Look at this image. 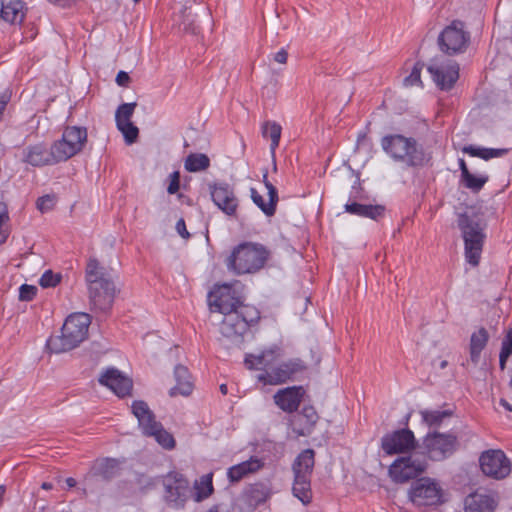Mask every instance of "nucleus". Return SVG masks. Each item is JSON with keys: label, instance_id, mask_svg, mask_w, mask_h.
<instances>
[{"label": "nucleus", "instance_id": "6e6552de", "mask_svg": "<svg viewBox=\"0 0 512 512\" xmlns=\"http://www.w3.org/2000/svg\"><path fill=\"white\" fill-rule=\"evenodd\" d=\"M459 446L458 437L452 432L442 433L434 430L428 432L422 439V449L432 461H443L451 457Z\"/></svg>", "mask_w": 512, "mask_h": 512}, {"label": "nucleus", "instance_id": "0e129e2a", "mask_svg": "<svg viewBox=\"0 0 512 512\" xmlns=\"http://www.w3.org/2000/svg\"><path fill=\"white\" fill-rule=\"evenodd\" d=\"M41 488L44 490H51L53 488V484L49 482H43Z\"/></svg>", "mask_w": 512, "mask_h": 512}, {"label": "nucleus", "instance_id": "49530a36", "mask_svg": "<svg viewBox=\"0 0 512 512\" xmlns=\"http://www.w3.org/2000/svg\"><path fill=\"white\" fill-rule=\"evenodd\" d=\"M500 354L503 358H509L512 355V328H510L502 341Z\"/></svg>", "mask_w": 512, "mask_h": 512}, {"label": "nucleus", "instance_id": "39448f33", "mask_svg": "<svg viewBox=\"0 0 512 512\" xmlns=\"http://www.w3.org/2000/svg\"><path fill=\"white\" fill-rule=\"evenodd\" d=\"M457 224L464 241L465 258L470 265L477 266L486 239L487 222L482 214L465 212L458 215Z\"/></svg>", "mask_w": 512, "mask_h": 512}, {"label": "nucleus", "instance_id": "5fc2aeb1", "mask_svg": "<svg viewBox=\"0 0 512 512\" xmlns=\"http://www.w3.org/2000/svg\"><path fill=\"white\" fill-rule=\"evenodd\" d=\"M288 59V52L282 48L274 54V60L280 64H285Z\"/></svg>", "mask_w": 512, "mask_h": 512}, {"label": "nucleus", "instance_id": "c9c22d12", "mask_svg": "<svg viewBox=\"0 0 512 512\" xmlns=\"http://www.w3.org/2000/svg\"><path fill=\"white\" fill-rule=\"evenodd\" d=\"M246 496L250 505H259L264 503L269 497L268 488L262 483H255L246 490Z\"/></svg>", "mask_w": 512, "mask_h": 512}, {"label": "nucleus", "instance_id": "f03ea898", "mask_svg": "<svg viewBox=\"0 0 512 512\" xmlns=\"http://www.w3.org/2000/svg\"><path fill=\"white\" fill-rule=\"evenodd\" d=\"M381 147L395 162L407 168H422L432 159V153L415 138L402 134L385 135L381 139Z\"/></svg>", "mask_w": 512, "mask_h": 512}, {"label": "nucleus", "instance_id": "4be33fe9", "mask_svg": "<svg viewBox=\"0 0 512 512\" xmlns=\"http://www.w3.org/2000/svg\"><path fill=\"white\" fill-rule=\"evenodd\" d=\"M247 331L246 322L236 312L228 313L220 324L222 336L236 345L242 343L243 336Z\"/></svg>", "mask_w": 512, "mask_h": 512}, {"label": "nucleus", "instance_id": "ea45409f", "mask_svg": "<svg viewBox=\"0 0 512 512\" xmlns=\"http://www.w3.org/2000/svg\"><path fill=\"white\" fill-rule=\"evenodd\" d=\"M151 437H154L157 443L167 450L173 449L176 445V441L173 435L165 430L162 424L161 428L156 429L155 434H153Z\"/></svg>", "mask_w": 512, "mask_h": 512}, {"label": "nucleus", "instance_id": "6ab92c4d", "mask_svg": "<svg viewBox=\"0 0 512 512\" xmlns=\"http://www.w3.org/2000/svg\"><path fill=\"white\" fill-rule=\"evenodd\" d=\"M210 298V306L215 307V310L224 316L236 312L241 303V299L234 296V291L229 284H223L211 292Z\"/></svg>", "mask_w": 512, "mask_h": 512}, {"label": "nucleus", "instance_id": "338daca9", "mask_svg": "<svg viewBox=\"0 0 512 512\" xmlns=\"http://www.w3.org/2000/svg\"><path fill=\"white\" fill-rule=\"evenodd\" d=\"M447 365H448V362L446 360H442L440 362L439 367H440V369H445L447 367Z\"/></svg>", "mask_w": 512, "mask_h": 512}, {"label": "nucleus", "instance_id": "7c9ffc66", "mask_svg": "<svg viewBox=\"0 0 512 512\" xmlns=\"http://www.w3.org/2000/svg\"><path fill=\"white\" fill-rule=\"evenodd\" d=\"M119 470V461L113 458H105L97 461L92 468L93 475L99 476L106 481L116 477Z\"/></svg>", "mask_w": 512, "mask_h": 512}, {"label": "nucleus", "instance_id": "052dcab7", "mask_svg": "<svg viewBox=\"0 0 512 512\" xmlns=\"http://www.w3.org/2000/svg\"><path fill=\"white\" fill-rule=\"evenodd\" d=\"M508 360V358H503V355L500 354L499 355V366H500V369L501 370H504L505 369V366H506V361Z\"/></svg>", "mask_w": 512, "mask_h": 512}, {"label": "nucleus", "instance_id": "603ef678", "mask_svg": "<svg viewBox=\"0 0 512 512\" xmlns=\"http://www.w3.org/2000/svg\"><path fill=\"white\" fill-rule=\"evenodd\" d=\"M176 230H177L178 234L182 238H184V239H189L190 238V233L186 229V223H185L183 218H180L177 221V223H176Z\"/></svg>", "mask_w": 512, "mask_h": 512}, {"label": "nucleus", "instance_id": "dca6fc26", "mask_svg": "<svg viewBox=\"0 0 512 512\" xmlns=\"http://www.w3.org/2000/svg\"><path fill=\"white\" fill-rule=\"evenodd\" d=\"M426 467L424 460L412 456L400 457L390 465L389 474L395 482L405 483L423 473Z\"/></svg>", "mask_w": 512, "mask_h": 512}, {"label": "nucleus", "instance_id": "680f3d73", "mask_svg": "<svg viewBox=\"0 0 512 512\" xmlns=\"http://www.w3.org/2000/svg\"><path fill=\"white\" fill-rule=\"evenodd\" d=\"M66 484H67L68 488H73L76 486L77 482L74 478L69 477L66 479Z\"/></svg>", "mask_w": 512, "mask_h": 512}, {"label": "nucleus", "instance_id": "a18cd8bd", "mask_svg": "<svg viewBox=\"0 0 512 512\" xmlns=\"http://www.w3.org/2000/svg\"><path fill=\"white\" fill-rule=\"evenodd\" d=\"M37 287L33 285L23 284L19 288V300L32 301L37 294Z\"/></svg>", "mask_w": 512, "mask_h": 512}, {"label": "nucleus", "instance_id": "7ed1b4c3", "mask_svg": "<svg viewBox=\"0 0 512 512\" xmlns=\"http://www.w3.org/2000/svg\"><path fill=\"white\" fill-rule=\"evenodd\" d=\"M85 281L91 308L101 312L110 310L115 299L116 286L96 258H90L86 264Z\"/></svg>", "mask_w": 512, "mask_h": 512}, {"label": "nucleus", "instance_id": "412c9836", "mask_svg": "<svg viewBox=\"0 0 512 512\" xmlns=\"http://www.w3.org/2000/svg\"><path fill=\"white\" fill-rule=\"evenodd\" d=\"M132 414L138 420V426L144 436H152L155 430L161 428V423L143 400H135L131 405Z\"/></svg>", "mask_w": 512, "mask_h": 512}, {"label": "nucleus", "instance_id": "4c0bfd02", "mask_svg": "<svg viewBox=\"0 0 512 512\" xmlns=\"http://www.w3.org/2000/svg\"><path fill=\"white\" fill-rule=\"evenodd\" d=\"M489 176L488 175H474L470 171L466 172L465 175L461 178L462 184L470 189L473 192L480 191L484 185L488 182Z\"/></svg>", "mask_w": 512, "mask_h": 512}, {"label": "nucleus", "instance_id": "774afa93", "mask_svg": "<svg viewBox=\"0 0 512 512\" xmlns=\"http://www.w3.org/2000/svg\"><path fill=\"white\" fill-rule=\"evenodd\" d=\"M219 506L218 505H214L212 508H210L207 512H219L218 510Z\"/></svg>", "mask_w": 512, "mask_h": 512}, {"label": "nucleus", "instance_id": "f8f14e48", "mask_svg": "<svg viewBox=\"0 0 512 512\" xmlns=\"http://www.w3.org/2000/svg\"><path fill=\"white\" fill-rule=\"evenodd\" d=\"M435 85L443 90H451L459 78V66L450 59L435 57L427 67Z\"/></svg>", "mask_w": 512, "mask_h": 512}, {"label": "nucleus", "instance_id": "37998d69", "mask_svg": "<svg viewBox=\"0 0 512 512\" xmlns=\"http://www.w3.org/2000/svg\"><path fill=\"white\" fill-rule=\"evenodd\" d=\"M120 124L121 125L117 126V128L122 132L126 143H134L139 135L138 128L132 122H124Z\"/></svg>", "mask_w": 512, "mask_h": 512}, {"label": "nucleus", "instance_id": "5701e85b", "mask_svg": "<svg viewBox=\"0 0 512 512\" xmlns=\"http://www.w3.org/2000/svg\"><path fill=\"white\" fill-rule=\"evenodd\" d=\"M304 394L302 386L286 387L276 392L274 402L284 412L293 413L298 410Z\"/></svg>", "mask_w": 512, "mask_h": 512}, {"label": "nucleus", "instance_id": "9d476101", "mask_svg": "<svg viewBox=\"0 0 512 512\" xmlns=\"http://www.w3.org/2000/svg\"><path fill=\"white\" fill-rule=\"evenodd\" d=\"M470 43V33L465 30L464 22L454 20L439 34L437 44L441 52L453 56L463 53Z\"/></svg>", "mask_w": 512, "mask_h": 512}, {"label": "nucleus", "instance_id": "09e8293b", "mask_svg": "<svg viewBox=\"0 0 512 512\" xmlns=\"http://www.w3.org/2000/svg\"><path fill=\"white\" fill-rule=\"evenodd\" d=\"M180 187V174L178 171L173 172L170 175V183L167 188L169 194H175Z\"/></svg>", "mask_w": 512, "mask_h": 512}, {"label": "nucleus", "instance_id": "b1692460", "mask_svg": "<svg viewBox=\"0 0 512 512\" xmlns=\"http://www.w3.org/2000/svg\"><path fill=\"white\" fill-rule=\"evenodd\" d=\"M263 183L268 191L269 201L265 202L260 193L253 187L250 188V196L254 204H256L266 216L271 217L276 212L279 197L276 187L268 180L267 170L263 174Z\"/></svg>", "mask_w": 512, "mask_h": 512}, {"label": "nucleus", "instance_id": "20e7f679", "mask_svg": "<svg viewBox=\"0 0 512 512\" xmlns=\"http://www.w3.org/2000/svg\"><path fill=\"white\" fill-rule=\"evenodd\" d=\"M270 254L269 249L261 243L242 242L233 248L225 264L236 275L254 274L265 266Z\"/></svg>", "mask_w": 512, "mask_h": 512}, {"label": "nucleus", "instance_id": "3c124183", "mask_svg": "<svg viewBox=\"0 0 512 512\" xmlns=\"http://www.w3.org/2000/svg\"><path fill=\"white\" fill-rule=\"evenodd\" d=\"M11 98V94L8 91H4L0 94V121L3 119L4 111L7 107Z\"/></svg>", "mask_w": 512, "mask_h": 512}, {"label": "nucleus", "instance_id": "ddd939ff", "mask_svg": "<svg viewBox=\"0 0 512 512\" xmlns=\"http://www.w3.org/2000/svg\"><path fill=\"white\" fill-rule=\"evenodd\" d=\"M479 463L482 472L496 480L506 478L512 470L511 461L500 449H490L482 452Z\"/></svg>", "mask_w": 512, "mask_h": 512}, {"label": "nucleus", "instance_id": "79ce46f5", "mask_svg": "<svg viewBox=\"0 0 512 512\" xmlns=\"http://www.w3.org/2000/svg\"><path fill=\"white\" fill-rule=\"evenodd\" d=\"M424 67V64L420 61L416 62L412 68L411 73L406 76L403 80V85L405 87H411V86H423L421 81V71Z\"/></svg>", "mask_w": 512, "mask_h": 512}, {"label": "nucleus", "instance_id": "bf43d9fd", "mask_svg": "<svg viewBox=\"0 0 512 512\" xmlns=\"http://www.w3.org/2000/svg\"><path fill=\"white\" fill-rule=\"evenodd\" d=\"M368 141L366 133H359L357 137V146L360 147L361 145H364L365 142Z\"/></svg>", "mask_w": 512, "mask_h": 512}, {"label": "nucleus", "instance_id": "58836bf2", "mask_svg": "<svg viewBox=\"0 0 512 512\" xmlns=\"http://www.w3.org/2000/svg\"><path fill=\"white\" fill-rule=\"evenodd\" d=\"M236 313L241 319H243V321L246 322L248 329L250 326L256 324L260 319V312L256 307L244 305L242 302L240 303Z\"/></svg>", "mask_w": 512, "mask_h": 512}, {"label": "nucleus", "instance_id": "f704fd0d", "mask_svg": "<svg viewBox=\"0 0 512 512\" xmlns=\"http://www.w3.org/2000/svg\"><path fill=\"white\" fill-rule=\"evenodd\" d=\"M210 166V159L203 153H191L184 162V167L189 172H199Z\"/></svg>", "mask_w": 512, "mask_h": 512}, {"label": "nucleus", "instance_id": "0eeeda50", "mask_svg": "<svg viewBox=\"0 0 512 512\" xmlns=\"http://www.w3.org/2000/svg\"><path fill=\"white\" fill-rule=\"evenodd\" d=\"M314 463V450L306 449L296 457L292 465L294 473L292 492L304 505H308L312 501L311 475Z\"/></svg>", "mask_w": 512, "mask_h": 512}, {"label": "nucleus", "instance_id": "c03bdc74", "mask_svg": "<svg viewBox=\"0 0 512 512\" xmlns=\"http://www.w3.org/2000/svg\"><path fill=\"white\" fill-rule=\"evenodd\" d=\"M62 279L60 273H54L52 270H46L39 279V284L43 288L56 287Z\"/></svg>", "mask_w": 512, "mask_h": 512}, {"label": "nucleus", "instance_id": "2eb2a0df", "mask_svg": "<svg viewBox=\"0 0 512 512\" xmlns=\"http://www.w3.org/2000/svg\"><path fill=\"white\" fill-rule=\"evenodd\" d=\"M166 502L173 508L184 507L189 489L188 480L179 472L171 471L163 481Z\"/></svg>", "mask_w": 512, "mask_h": 512}, {"label": "nucleus", "instance_id": "423d86ee", "mask_svg": "<svg viewBox=\"0 0 512 512\" xmlns=\"http://www.w3.org/2000/svg\"><path fill=\"white\" fill-rule=\"evenodd\" d=\"M90 323L91 318L87 313L69 315L61 328V335L50 337L47 347L53 353L74 349L87 338Z\"/></svg>", "mask_w": 512, "mask_h": 512}, {"label": "nucleus", "instance_id": "69168bd1", "mask_svg": "<svg viewBox=\"0 0 512 512\" xmlns=\"http://www.w3.org/2000/svg\"><path fill=\"white\" fill-rule=\"evenodd\" d=\"M220 392L223 394V395H226L228 393V387L226 384H221L220 387Z\"/></svg>", "mask_w": 512, "mask_h": 512}, {"label": "nucleus", "instance_id": "6e6d98bb", "mask_svg": "<svg viewBox=\"0 0 512 512\" xmlns=\"http://www.w3.org/2000/svg\"><path fill=\"white\" fill-rule=\"evenodd\" d=\"M50 3L63 8H68L76 4L77 0H48Z\"/></svg>", "mask_w": 512, "mask_h": 512}, {"label": "nucleus", "instance_id": "473e14b6", "mask_svg": "<svg viewBox=\"0 0 512 512\" xmlns=\"http://www.w3.org/2000/svg\"><path fill=\"white\" fill-rule=\"evenodd\" d=\"M281 126L276 122L267 121L262 126V135L264 138H270L271 145L270 150L272 155H275V150L279 146L280 138H281ZM273 169L277 170L276 161L273 158Z\"/></svg>", "mask_w": 512, "mask_h": 512}, {"label": "nucleus", "instance_id": "8fccbe9b", "mask_svg": "<svg viewBox=\"0 0 512 512\" xmlns=\"http://www.w3.org/2000/svg\"><path fill=\"white\" fill-rule=\"evenodd\" d=\"M302 414L307 418L308 422L311 424H315L318 420V415L315 409L311 406L304 407L302 410Z\"/></svg>", "mask_w": 512, "mask_h": 512}, {"label": "nucleus", "instance_id": "a878e982", "mask_svg": "<svg viewBox=\"0 0 512 512\" xmlns=\"http://www.w3.org/2000/svg\"><path fill=\"white\" fill-rule=\"evenodd\" d=\"M24 4L21 0H0V17L11 24L24 19Z\"/></svg>", "mask_w": 512, "mask_h": 512}, {"label": "nucleus", "instance_id": "f257e3e1", "mask_svg": "<svg viewBox=\"0 0 512 512\" xmlns=\"http://www.w3.org/2000/svg\"><path fill=\"white\" fill-rule=\"evenodd\" d=\"M275 360L274 350H265L258 355L248 354L245 357L244 364L250 369L262 370L258 374V381L265 385H279L289 380H293L294 376L306 369L305 364L300 359L289 360L275 367H270Z\"/></svg>", "mask_w": 512, "mask_h": 512}, {"label": "nucleus", "instance_id": "aec40b11", "mask_svg": "<svg viewBox=\"0 0 512 512\" xmlns=\"http://www.w3.org/2000/svg\"><path fill=\"white\" fill-rule=\"evenodd\" d=\"M98 382L121 398L130 395L133 387L132 380L114 367L107 368L98 378Z\"/></svg>", "mask_w": 512, "mask_h": 512}, {"label": "nucleus", "instance_id": "9b49d317", "mask_svg": "<svg viewBox=\"0 0 512 512\" xmlns=\"http://www.w3.org/2000/svg\"><path fill=\"white\" fill-rule=\"evenodd\" d=\"M87 142L85 127L68 126L64 129L62 138L55 141V150L62 162L80 153Z\"/></svg>", "mask_w": 512, "mask_h": 512}, {"label": "nucleus", "instance_id": "1a4fd4ad", "mask_svg": "<svg viewBox=\"0 0 512 512\" xmlns=\"http://www.w3.org/2000/svg\"><path fill=\"white\" fill-rule=\"evenodd\" d=\"M409 498L418 507L439 506L446 501L441 486L429 477L416 479L412 483Z\"/></svg>", "mask_w": 512, "mask_h": 512}, {"label": "nucleus", "instance_id": "72a5a7b5", "mask_svg": "<svg viewBox=\"0 0 512 512\" xmlns=\"http://www.w3.org/2000/svg\"><path fill=\"white\" fill-rule=\"evenodd\" d=\"M422 421L430 428H438L445 419L452 417V410H421Z\"/></svg>", "mask_w": 512, "mask_h": 512}, {"label": "nucleus", "instance_id": "a19ab883", "mask_svg": "<svg viewBox=\"0 0 512 512\" xmlns=\"http://www.w3.org/2000/svg\"><path fill=\"white\" fill-rule=\"evenodd\" d=\"M136 106L137 104L135 102L121 104L115 113L116 125L120 126V123L131 122V117Z\"/></svg>", "mask_w": 512, "mask_h": 512}, {"label": "nucleus", "instance_id": "4468645a", "mask_svg": "<svg viewBox=\"0 0 512 512\" xmlns=\"http://www.w3.org/2000/svg\"><path fill=\"white\" fill-rule=\"evenodd\" d=\"M417 447L414 433L408 429H398L386 433L381 438V449L386 455L409 453Z\"/></svg>", "mask_w": 512, "mask_h": 512}, {"label": "nucleus", "instance_id": "bb28decb", "mask_svg": "<svg viewBox=\"0 0 512 512\" xmlns=\"http://www.w3.org/2000/svg\"><path fill=\"white\" fill-rule=\"evenodd\" d=\"M464 506L465 512H493L496 503L489 495L472 493L465 498Z\"/></svg>", "mask_w": 512, "mask_h": 512}, {"label": "nucleus", "instance_id": "c756f323", "mask_svg": "<svg viewBox=\"0 0 512 512\" xmlns=\"http://www.w3.org/2000/svg\"><path fill=\"white\" fill-rule=\"evenodd\" d=\"M262 464L259 459L251 458L248 461L241 462L230 467L227 471V477L231 483L242 480L249 473H254L261 468Z\"/></svg>", "mask_w": 512, "mask_h": 512}, {"label": "nucleus", "instance_id": "393cba45", "mask_svg": "<svg viewBox=\"0 0 512 512\" xmlns=\"http://www.w3.org/2000/svg\"><path fill=\"white\" fill-rule=\"evenodd\" d=\"M174 377L176 385L169 390V395L171 397L177 395L189 396L193 391V383L187 367L181 364L175 366Z\"/></svg>", "mask_w": 512, "mask_h": 512}, {"label": "nucleus", "instance_id": "e433bc0d", "mask_svg": "<svg viewBox=\"0 0 512 512\" xmlns=\"http://www.w3.org/2000/svg\"><path fill=\"white\" fill-rule=\"evenodd\" d=\"M212 477V473L205 474L200 478L199 482L195 483V500L197 502L208 498L213 493L214 488L212 484Z\"/></svg>", "mask_w": 512, "mask_h": 512}, {"label": "nucleus", "instance_id": "864d4df0", "mask_svg": "<svg viewBox=\"0 0 512 512\" xmlns=\"http://www.w3.org/2000/svg\"><path fill=\"white\" fill-rule=\"evenodd\" d=\"M130 80H131V78H130L129 74L125 71H119L116 76V83L122 87L128 86Z\"/></svg>", "mask_w": 512, "mask_h": 512}, {"label": "nucleus", "instance_id": "cd10ccee", "mask_svg": "<svg viewBox=\"0 0 512 512\" xmlns=\"http://www.w3.org/2000/svg\"><path fill=\"white\" fill-rule=\"evenodd\" d=\"M489 333L486 328L480 327L477 331L473 332L470 337L469 354L470 360L474 365L480 361L481 353L485 349L489 341Z\"/></svg>", "mask_w": 512, "mask_h": 512}, {"label": "nucleus", "instance_id": "4d7b16f0", "mask_svg": "<svg viewBox=\"0 0 512 512\" xmlns=\"http://www.w3.org/2000/svg\"><path fill=\"white\" fill-rule=\"evenodd\" d=\"M182 25L184 31H191L192 33H196V27L193 26V20L188 22L184 21Z\"/></svg>", "mask_w": 512, "mask_h": 512}, {"label": "nucleus", "instance_id": "f3484780", "mask_svg": "<svg viewBox=\"0 0 512 512\" xmlns=\"http://www.w3.org/2000/svg\"><path fill=\"white\" fill-rule=\"evenodd\" d=\"M23 161L33 167L52 166L62 162L55 150L54 143L48 147L43 142L24 148Z\"/></svg>", "mask_w": 512, "mask_h": 512}, {"label": "nucleus", "instance_id": "c85d7f7f", "mask_svg": "<svg viewBox=\"0 0 512 512\" xmlns=\"http://www.w3.org/2000/svg\"><path fill=\"white\" fill-rule=\"evenodd\" d=\"M345 212L359 217L378 220L383 217L385 207L382 205H365L357 202L347 203L344 206Z\"/></svg>", "mask_w": 512, "mask_h": 512}, {"label": "nucleus", "instance_id": "13d9d810", "mask_svg": "<svg viewBox=\"0 0 512 512\" xmlns=\"http://www.w3.org/2000/svg\"><path fill=\"white\" fill-rule=\"evenodd\" d=\"M458 162H459V168H460V171H461V178H462L465 175V171L469 172V169H468L464 159L460 158Z\"/></svg>", "mask_w": 512, "mask_h": 512}, {"label": "nucleus", "instance_id": "e2e57ef3", "mask_svg": "<svg viewBox=\"0 0 512 512\" xmlns=\"http://www.w3.org/2000/svg\"><path fill=\"white\" fill-rule=\"evenodd\" d=\"M500 404L505 407L507 410L511 411L512 410V406L505 400V399H501L500 400Z\"/></svg>", "mask_w": 512, "mask_h": 512}, {"label": "nucleus", "instance_id": "a211bd4d", "mask_svg": "<svg viewBox=\"0 0 512 512\" xmlns=\"http://www.w3.org/2000/svg\"><path fill=\"white\" fill-rule=\"evenodd\" d=\"M212 201L227 216H235L238 199L233 188L224 182L209 185Z\"/></svg>", "mask_w": 512, "mask_h": 512}, {"label": "nucleus", "instance_id": "2f4dec72", "mask_svg": "<svg viewBox=\"0 0 512 512\" xmlns=\"http://www.w3.org/2000/svg\"><path fill=\"white\" fill-rule=\"evenodd\" d=\"M509 150L510 149L508 148H484L474 145H467L462 148L463 153L469 154L473 157H479L485 161H488L492 158L503 157L508 154Z\"/></svg>", "mask_w": 512, "mask_h": 512}, {"label": "nucleus", "instance_id": "de8ad7c7", "mask_svg": "<svg viewBox=\"0 0 512 512\" xmlns=\"http://www.w3.org/2000/svg\"><path fill=\"white\" fill-rule=\"evenodd\" d=\"M36 207L42 213L51 210L53 207V197L50 195L39 197L36 201Z\"/></svg>", "mask_w": 512, "mask_h": 512}]
</instances>
